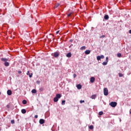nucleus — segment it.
Returning <instances> with one entry per match:
<instances>
[{
  "label": "nucleus",
  "instance_id": "1",
  "mask_svg": "<svg viewBox=\"0 0 131 131\" xmlns=\"http://www.w3.org/2000/svg\"><path fill=\"white\" fill-rule=\"evenodd\" d=\"M103 93L104 96H108V95L109 94V93L108 92V89L106 88H104L103 90Z\"/></svg>",
  "mask_w": 131,
  "mask_h": 131
},
{
  "label": "nucleus",
  "instance_id": "2",
  "mask_svg": "<svg viewBox=\"0 0 131 131\" xmlns=\"http://www.w3.org/2000/svg\"><path fill=\"white\" fill-rule=\"evenodd\" d=\"M110 105L112 107H116L117 103L116 102H111Z\"/></svg>",
  "mask_w": 131,
  "mask_h": 131
},
{
  "label": "nucleus",
  "instance_id": "3",
  "mask_svg": "<svg viewBox=\"0 0 131 131\" xmlns=\"http://www.w3.org/2000/svg\"><path fill=\"white\" fill-rule=\"evenodd\" d=\"M60 55V54H59V53L56 52H54V54H53V55H52V56H53V57H54L55 58H57L58 57H59V56Z\"/></svg>",
  "mask_w": 131,
  "mask_h": 131
},
{
  "label": "nucleus",
  "instance_id": "4",
  "mask_svg": "<svg viewBox=\"0 0 131 131\" xmlns=\"http://www.w3.org/2000/svg\"><path fill=\"white\" fill-rule=\"evenodd\" d=\"M108 57H106V60H105V62H103V63H102V65H104V66H105V65H107V64L108 63Z\"/></svg>",
  "mask_w": 131,
  "mask_h": 131
},
{
  "label": "nucleus",
  "instance_id": "5",
  "mask_svg": "<svg viewBox=\"0 0 131 131\" xmlns=\"http://www.w3.org/2000/svg\"><path fill=\"white\" fill-rule=\"evenodd\" d=\"M95 78L94 77H92L90 78V82L92 83L95 82Z\"/></svg>",
  "mask_w": 131,
  "mask_h": 131
},
{
  "label": "nucleus",
  "instance_id": "6",
  "mask_svg": "<svg viewBox=\"0 0 131 131\" xmlns=\"http://www.w3.org/2000/svg\"><path fill=\"white\" fill-rule=\"evenodd\" d=\"M27 75H29V77L31 78L32 77V75H33V74L32 73L30 74V72L28 71L27 73Z\"/></svg>",
  "mask_w": 131,
  "mask_h": 131
},
{
  "label": "nucleus",
  "instance_id": "7",
  "mask_svg": "<svg viewBox=\"0 0 131 131\" xmlns=\"http://www.w3.org/2000/svg\"><path fill=\"white\" fill-rule=\"evenodd\" d=\"M39 122L40 124H43V123H45V120L43 119H41L39 120Z\"/></svg>",
  "mask_w": 131,
  "mask_h": 131
},
{
  "label": "nucleus",
  "instance_id": "8",
  "mask_svg": "<svg viewBox=\"0 0 131 131\" xmlns=\"http://www.w3.org/2000/svg\"><path fill=\"white\" fill-rule=\"evenodd\" d=\"M71 56H72V54H71V52L68 53L67 55L66 56L68 58H71Z\"/></svg>",
  "mask_w": 131,
  "mask_h": 131
},
{
  "label": "nucleus",
  "instance_id": "9",
  "mask_svg": "<svg viewBox=\"0 0 131 131\" xmlns=\"http://www.w3.org/2000/svg\"><path fill=\"white\" fill-rule=\"evenodd\" d=\"M1 61H3V62H7V61H8V59L7 58H1Z\"/></svg>",
  "mask_w": 131,
  "mask_h": 131
},
{
  "label": "nucleus",
  "instance_id": "10",
  "mask_svg": "<svg viewBox=\"0 0 131 131\" xmlns=\"http://www.w3.org/2000/svg\"><path fill=\"white\" fill-rule=\"evenodd\" d=\"M7 95H8V96H11L12 95V91L9 90L7 91Z\"/></svg>",
  "mask_w": 131,
  "mask_h": 131
},
{
  "label": "nucleus",
  "instance_id": "11",
  "mask_svg": "<svg viewBox=\"0 0 131 131\" xmlns=\"http://www.w3.org/2000/svg\"><path fill=\"white\" fill-rule=\"evenodd\" d=\"M85 55H90L91 54V50H86L85 51Z\"/></svg>",
  "mask_w": 131,
  "mask_h": 131
},
{
  "label": "nucleus",
  "instance_id": "12",
  "mask_svg": "<svg viewBox=\"0 0 131 131\" xmlns=\"http://www.w3.org/2000/svg\"><path fill=\"white\" fill-rule=\"evenodd\" d=\"M81 88H82V86L80 84L77 85V88L78 89V90H81Z\"/></svg>",
  "mask_w": 131,
  "mask_h": 131
},
{
  "label": "nucleus",
  "instance_id": "13",
  "mask_svg": "<svg viewBox=\"0 0 131 131\" xmlns=\"http://www.w3.org/2000/svg\"><path fill=\"white\" fill-rule=\"evenodd\" d=\"M104 18L105 20H108V19H109V15H105L104 16Z\"/></svg>",
  "mask_w": 131,
  "mask_h": 131
},
{
  "label": "nucleus",
  "instance_id": "14",
  "mask_svg": "<svg viewBox=\"0 0 131 131\" xmlns=\"http://www.w3.org/2000/svg\"><path fill=\"white\" fill-rule=\"evenodd\" d=\"M56 97L57 99H60V98H61V94H57L56 95Z\"/></svg>",
  "mask_w": 131,
  "mask_h": 131
},
{
  "label": "nucleus",
  "instance_id": "15",
  "mask_svg": "<svg viewBox=\"0 0 131 131\" xmlns=\"http://www.w3.org/2000/svg\"><path fill=\"white\" fill-rule=\"evenodd\" d=\"M4 65H5V66H6V67H8V66H10V63H9V62H5V63H4Z\"/></svg>",
  "mask_w": 131,
  "mask_h": 131
},
{
  "label": "nucleus",
  "instance_id": "16",
  "mask_svg": "<svg viewBox=\"0 0 131 131\" xmlns=\"http://www.w3.org/2000/svg\"><path fill=\"white\" fill-rule=\"evenodd\" d=\"M23 104H24V105H26V104H27V101H26V100H24L22 101Z\"/></svg>",
  "mask_w": 131,
  "mask_h": 131
},
{
  "label": "nucleus",
  "instance_id": "17",
  "mask_svg": "<svg viewBox=\"0 0 131 131\" xmlns=\"http://www.w3.org/2000/svg\"><path fill=\"white\" fill-rule=\"evenodd\" d=\"M21 113H23V114H25V113H26V110L25 109L21 110Z\"/></svg>",
  "mask_w": 131,
  "mask_h": 131
},
{
  "label": "nucleus",
  "instance_id": "18",
  "mask_svg": "<svg viewBox=\"0 0 131 131\" xmlns=\"http://www.w3.org/2000/svg\"><path fill=\"white\" fill-rule=\"evenodd\" d=\"M32 94H36V90H35V89L32 90Z\"/></svg>",
  "mask_w": 131,
  "mask_h": 131
},
{
  "label": "nucleus",
  "instance_id": "19",
  "mask_svg": "<svg viewBox=\"0 0 131 131\" xmlns=\"http://www.w3.org/2000/svg\"><path fill=\"white\" fill-rule=\"evenodd\" d=\"M80 50L81 51H83V50H85V46H82V47H81Z\"/></svg>",
  "mask_w": 131,
  "mask_h": 131
},
{
  "label": "nucleus",
  "instance_id": "20",
  "mask_svg": "<svg viewBox=\"0 0 131 131\" xmlns=\"http://www.w3.org/2000/svg\"><path fill=\"white\" fill-rule=\"evenodd\" d=\"M97 97V95H93L91 96L92 99H96V97Z\"/></svg>",
  "mask_w": 131,
  "mask_h": 131
},
{
  "label": "nucleus",
  "instance_id": "21",
  "mask_svg": "<svg viewBox=\"0 0 131 131\" xmlns=\"http://www.w3.org/2000/svg\"><path fill=\"white\" fill-rule=\"evenodd\" d=\"M58 98H57V97H55L53 99L54 102H57V101H58Z\"/></svg>",
  "mask_w": 131,
  "mask_h": 131
},
{
  "label": "nucleus",
  "instance_id": "22",
  "mask_svg": "<svg viewBox=\"0 0 131 131\" xmlns=\"http://www.w3.org/2000/svg\"><path fill=\"white\" fill-rule=\"evenodd\" d=\"M90 129H94V126L93 125H91L89 126Z\"/></svg>",
  "mask_w": 131,
  "mask_h": 131
},
{
  "label": "nucleus",
  "instance_id": "23",
  "mask_svg": "<svg viewBox=\"0 0 131 131\" xmlns=\"http://www.w3.org/2000/svg\"><path fill=\"white\" fill-rule=\"evenodd\" d=\"M66 101L65 100H62L61 101V105H65V103H66Z\"/></svg>",
  "mask_w": 131,
  "mask_h": 131
},
{
  "label": "nucleus",
  "instance_id": "24",
  "mask_svg": "<svg viewBox=\"0 0 131 131\" xmlns=\"http://www.w3.org/2000/svg\"><path fill=\"white\" fill-rule=\"evenodd\" d=\"M59 6H60V4H57L55 5L54 8H58V7H59Z\"/></svg>",
  "mask_w": 131,
  "mask_h": 131
},
{
  "label": "nucleus",
  "instance_id": "25",
  "mask_svg": "<svg viewBox=\"0 0 131 131\" xmlns=\"http://www.w3.org/2000/svg\"><path fill=\"white\" fill-rule=\"evenodd\" d=\"M97 60H98V61L100 60H101V57H100V56H98L97 57Z\"/></svg>",
  "mask_w": 131,
  "mask_h": 131
},
{
  "label": "nucleus",
  "instance_id": "26",
  "mask_svg": "<svg viewBox=\"0 0 131 131\" xmlns=\"http://www.w3.org/2000/svg\"><path fill=\"white\" fill-rule=\"evenodd\" d=\"M119 77H122V76H123V74L120 73H119Z\"/></svg>",
  "mask_w": 131,
  "mask_h": 131
},
{
  "label": "nucleus",
  "instance_id": "27",
  "mask_svg": "<svg viewBox=\"0 0 131 131\" xmlns=\"http://www.w3.org/2000/svg\"><path fill=\"white\" fill-rule=\"evenodd\" d=\"M103 114L104 113H103V112H100L99 113V115H103Z\"/></svg>",
  "mask_w": 131,
  "mask_h": 131
},
{
  "label": "nucleus",
  "instance_id": "28",
  "mask_svg": "<svg viewBox=\"0 0 131 131\" xmlns=\"http://www.w3.org/2000/svg\"><path fill=\"white\" fill-rule=\"evenodd\" d=\"M11 123H12V124H14V123H15V121L14 120H12L11 121Z\"/></svg>",
  "mask_w": 131,
  "mask_h": 131
},
{
  "label": "nucleus",
  "instance_id": "29",
  "mask_svg": "<svg viewBox=\"0 0 131 131\" xmlns=\"http://www.w3.org/2000/svg\"><path fill=\"white\" fill-rule=\"evenodd\" d=\"M117 57H119V58H120V57H121V53H118V54H117Z\"/></svg>",
  "mask_w": 131,
  "mask_h": 131
},
{
  "label": "nucleus",
  "instance_id": "30",
  "mask_svg": "<svg viewBox=\"0 0 131 131\" xmlns=\"http://www.w3.org/2000/svg\"><path fill=\"white\" fill-rule=\"evenodd\" d=\"M104 37H105V35H103L100 36L99 38H103Z\"/></svg>",
  "mask_w": 131,
  "mask_h": 131
},
{
  "label": "nucleus",
  "instance_id": "31",
  "mask_svg": "<svg viewBox=\"0 0 131 131\" xmlns=\"http://www.w3.org/2000/svg\"><path fill=\"white\" fill-rule=\"evenodd\" d=\"M100 59H104V55H101L100 56Z\"/></svg>",
  "mask_w": 131,
  "mask_h": 131
},
{
  "label": "nucleus",
  "instance_id": "32",
  "mask_svg": "<svg viewBox=\"0 0 131 131\" xmlns=\"http://www.w3.org/2000/svg\"><path fill=\"white\" fill-rule=\"evenodd\" d=\"M72 13H70L69 14H68V17H70L72 15Z\"/></svg>",
  "mask_w": 131,
  "mask_h": 131
},
{
  "label": "nucleus",
  "instance_id": "33",
  "mask_svg": "<svg viewBox=\"0 0 131 131\" xmlns=\"http://www.w3.org/2000/svg\"><path fill=\"white\" fill-rule=\"evenodd\" d=\"M39 91H40L41 92H42V91H43V88H40L39 89Z\"/></svg>",
  "mask_w": 131,
  "mask_h": 131
},
{
  "label": "nucleus",
  "instance_id": "34",
  "mask_svg": "<svg viewBox=\"0 0 131 131\" xmlns=\"http://www.w3.org/2000/svg\"><path fill=\"white\" fill-rule=\"evenodd\" d=\"M80 104H82V103H84V100H80Z\"/></svg>",
  "mask_w": 131,
  "mask_h": 131
},
{
  "label": "nucleus",
  "instance_id": "35",
  "mask_svg": "<svg viewBox=\"0 0 131 131\" xmlns=\"http://www.w3.org/2000/svg\"><path fill=\"white\" fill-rule=\"evenodd\" d=\"M18 74H21V73H22V72L21 71H18Z\"/></svg>",
  "mask_w": 131,
  "mask_h": 131
},
{
  "label": "nucleus",
  "instance_id": "36",
  "mask_svg": "<svg viewBox=\"0 0 131 131\" xmlns=\"http://www.w3.org/2000/svg\"><path fill=\"white\" fill-rule=\"evenodd\" d=\"M34 117H35V118H38V116H37V115H35Z\"/></svg>",
  "mask_w": 131,
  "mask_h": 131
},
{
  "label": "nucleus",
  "instance_id": "37",
  "mask_svg": "<svg viewBox=\"0 0 131 131\" xmlns=\"http://www.w3.org/2000/svg\"><path fill=\"white\" fill-rule=\"evenodd\" d=\"M73 41V40H72V39L70 40V42H72Z\"/></svg>",
  "mask_w": 131,
  "mask_h": 131
},
{
  "label": "nucleus",
  "instance_id": "38",
  "mask_svg": "<svg viewBox=\"0 0 131 131\" xmlns=\"http://www.w3.org/2000/svg\"><path fill=\"white\" fill-rule=\"evenodd\" d=\"M7 107L8 108H10V105H9V104H8V105H7Z\"/></svg>",
  "mask_w": 131,
  "mask_h": 131
},
{
  "label": "nucleus",
  "instance_id": "39",
  "mask_svg": "<svg viewBox=\"0 0 131 131\" xmlns=\"http://www.w3.org/2000/svg\"><path fill=\"white\" fill-rule=\"evenodd\" d=\"M59 31H57L56 32V34H58L59 33Z\"/></svg>",
  "mask_w": 131,
  "mask_h": 131
},
{
  "label": "nucleus",
  "instance_id": "40",
  "mask_svg": "<svg viewBox=\"0 0 131 131\" xmlns=\"http://www.w3.org/2000/svg\"><path fill=\"white\" fill-rule=\"evenodd\" d=\"M74 77H76V74H74Z\"/></svg>",
  "mask_w": 131,
  "mask_h": 131
},
{
  "label": "nucleus",
  "instance_id": "41",
  "mask_svg": "<svg viewBox=\"0 0 131 131\" xmlns=\"http://www.w3.org/2000/svg\"><path fill=\"white\" fill-rule=\"evenodd\" d=\"M129 33H130V34H131V30H130L129 31Z\"/></svg>",
  "mask_w": 131,
  "mask_h": 131
},
{
  "label": "nucleus",
  "instance_id": "42",
  "mask_svg": "<svg viewBox=\"0 0 131 131\" xmlns=\"http://www.w3.org/2000/svg\"><path fill=\"white\" fill-rule=\"evenodd\" d=\"M130 3H131V0H129Z\"/></svg>",
  "mask_w": 131,
  "mask_h": 131
},
{
  "label": "nucleus",
  "instance_id": "43",
  "mask_svg": "<svg viewBox=\"0 0 131 131\" xmlns=\"http://www.w3.org/2000/svg\"><path fill=\"white\" fill-rule=\"evenodd\" d=\"M130 114H131V111L129 112Z\"/></svg>",
  "mask_w": 131,
  "mask_h": 131
},
{
  "label": "nucleus",
  "instance_id": "44",
  "mask_svg": "<svg viewBox=\"0 0 131 131\" xmlns=\"http://www.w3.org/2000/svg\"><path fill=\"white\" fill-rule=\"evenodd\" d=\"M2 130V129L0 128V131Z\"/></svg>",
  "mask_w": 131,
  "mask_h": 131
},
{
  "label": "nucleus",
  "instance_id": "45",
  "mask_svg": "<svg viewBox=\"0 0 131 131\" xmlns=\"http://www.w3.org/2000/svg\"><path fill=\"white\" fill-rule=\"evenodd\" d=\"M1 94H2V93H1V92H0V95H1Z\"/></svg>",
  "mask_w": 131,
  "mask_h": 131
}]
</instances>
